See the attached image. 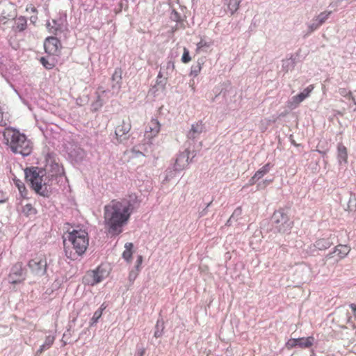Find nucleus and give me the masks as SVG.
I'll use <instances>...</instances> for the list:
<instances>
[{"instance_id":"nucleus-16","label":"nucleus","mask_w":356,"mask_h":356,"mask_svg":"<svg viewBox=\"0 0 356 356\" xmlns=\"http://www.w3.org/2000/svg\"><path fill=\"white\" fill-rule=\"evenodd\" d=\"M350 250V247L346 245H338L334 248V250L333 252H330L325 256V260L331 259L334 253H337L340 259H343L348 255Z\"/></svg>"},{"instance_id":"nucleus-17","label":"nucleus","mask_w":356,"mask_h":356,"mask_svg":"<svg viewBox=\"0 0 356 356\" xmlns=\"http://www.w3.org/2000/svg\"><path fill=\"white\" fill-rule=\"evenodd\" d=\"M149 130L145 134V138L148 139V143H152V138L156 136L160 130V124L156 120H152L150 122Z\"/></svg>"},{"instance_id":"nucleus-24","label":"nucleus","mask_w":356,"mask_h":356,"mask_svg":"<svg viewBox=\"0 0 356 356\" xmlns=\"http://www.w3.org/2000/svg\"><path fill=\"white\" fill-rule=\"evenodd\" d=\"M22 212L26 216H33L37 213V210L35 209L31 204H26L22 207Z\"/></svg>"},{"instance_id":"nucleus-23","label":"nucleus","mask_w":356,"mask_h":356,"mask_svg":"<svg viewBox=\"0 0 356 356\" xmlns=\"http://www.w3.org/2000/svg\"><path fill=\"white\" fill-rule=\"evenodd\" d=\"M230 14L234 15L239 8L241 0H226Z\"/></svg>"},{"instance_id":"nucleus-37","label":"nucleus","mask_w":356,"mask_h":356,"mask_svg":"<svg viewBox=\"0 0 356 356\" xmlns=\"http://www.w3.org/2000/svg\"><path fill=\"white\" fill-rule=\"evenodd\" d=\"M298 339H290L286 343V347L288 349H291L294 347L298 346Z\"/></svg>"},{"instance_id":"nucleus-8","label":"nucleus","mask_w":356,"mask_h":356,"mask_svg":"<svg viewBox=\"0 0 356 356\" xmlns=\"http://www.w3.org/2000/svg\"><path fill=\"white\" fill-rule=\"evenodd\" d=\"M26 270L21 262H17L10 269L8 275V280L11 284H18L26 278Z\"/></svg>"},{"instance_id":"nucleus-29","label":"nucleus","mask_w":356,"mask_h":356,"mask_svg":"<svg viewBox=\"0 0 356 356\" xmlns=\"http://www.w3.org/2000/svg\"><path fill=\"white\" fill-rule=\"evenodd\" d=\"M14 181L22 197L26 198L27 195V190L24 186V184L19 179H14Z\"/></svg>"},{"instance_id":"nucleus-5","label":"nucleus","mask_w":356,"mask_h":356,"mask_svg":"<svg viewBox=\"0 0 356 356\" xmlns=\"http://www.w3.org/2000/svg\"><path fill=\"white\" fill-rule=\"evenodd\" d=\"M273 229L280 233L289 232L293 225L284 209H280L273 213L271 217Z\"/></svg>"},{"instance_id":"nucleus-32","label":"nucleus","mask_w":356,"mask_h":356,"mask_svg":"<svg viewBox=\"0 0 356 356\" xmlns=\"http://www.w3.org/2000/svg\"><path fill=\"white\" fill-rule=\"evenodd\" d=\"M177 172H178V171L177 170H175V168H174V167L172 168H168L165 170V180L168 181L170 179H172L175 176V174Z\"/></svg>"},{"instance_id":"nucleus-26","label":"nucleus","mask_w":356,"mask_h":356,"mask_svg":"<svg viewBox=\"0 0 356 356\" xmlns=\"http://www.w3.org/2000/svg\"><path fill=\"white\" fill-rule=\"evenodd\" d=\"M133 247L132 243H127L124 245L125 250L122 253V257L128 261L131 259Z\"/></svg>"},{"instance_id":"nucleus-25","label":"nucleus","mask_w":356,"mask_h":356,"mask_svg":"<svg viewBox=\"0 0 356 356\" xmlns=\"http://www.w3.org/2000/svg\"><path fill=\"white\" fill-rule=\"evenodd\" d=\"M164 330V322L163 319H158L155 325V331L154 336L156 338L161 337L163 334Z\"/></svg>"},{"instance_id":"nucleus-9","label":"nucleus","mask_w":356,"mask_h":356,"mask_svg":"<svg viewBox=\"0 0 356 356\" xmlns=\"http://www.w3.org/2000/svg\"><path fill=\"white\" fill-rule=\"evenodd\" d=\"M45 52L49 55L57 56L60 53L62 44L60 41L55 37H48L44 42Z\"/></svg>"},{"instance_id":"nucleus-28","label":"nucleus","mask_w":356,"mask_h":356,"mask_svg":"<svg viewBox=\"0 0 356 356\" xmlns=\"http://www.w3.org/2000/svg\"><path fill=\"white\" fill-rule=\"evenodd\" d=\"M331 13V11H325L320 13L316 19L318 23L316 24L315 29H317L318 26L323 24L328 19Z\"/></svg>"},{"instance_id":"nucleus-10","label":"nucleus","mask_w":356,"mask_h":356,"mask_svg":"<svg viewBox=\"0 0 356 356\" xmlns=\"http://www.w3.org/2000/svg\"><path fill=\"white\" fill-rule=\"evenodd\" d=\"M131 124L129 120H122V123L117 126L115 130V134L116 136V138L120 142H122L123 140L127 139V134L131 130Z\"/></svg>"},{"instance_id":"nucleus-51","label":"nucleus","mask_w":356,"mask_h":356,"mask_svg":"<svg viewBox=\"0 0 356 356\" xmlns=\"http://www.w3.org/2000/svg\"><path fill=\"white\" fill-rule=\"evenodd\" d=\"M233 220H233V218L230 217V218L228 219V220L227 221V222H226V225H227V226H230V225H232Z\"/></svg>"},{"instance_id":"nucleus-30","label":"nucleus","mask_w":356,"mask_h":356,"mask_svg":"<svg viewBox=\"0 0 356 356\" xmlns=\"http://www.w3.org/2000/svg\"><path fill=\"white\" fill-rule=\"evenodd\" d=\"M270 168V163H266L261 168H260L259 170H257L255 172V177H257L259 179H261L263 177L266 173H268Z\"/></svg>"},{"instance_id":"nucleus-7","label":"nucleus","mask_w":356,"mask_h":356,"mask_svg":"<svg viewBox=\"0 0 356 356\" xmlns=\"http://www.w3.org/2000/svg\"><path fill=\"white\" fill-rule=\"evenodd\" d=\"M195 150L191 151L190 147H188L184 152H181L177 157L174 163V168L177 171L183 170L190 162H192L193 159L196 156Z\"/></svg>"},{"instance_id":"nucleus-18","label":"nucleus","mask_w":356,"mask_h":356,"mask_svg":"<svg viewBox=\"0 0 356 356\" xmlns=\"http://www.w3.org/2000/svg\"><path fill=\"white\" fill-rule=\"evenodd\" d=\"M54 337L51 335H49L46 337L44 343L41 345L39 349L36 352V356L42 353L44 350L49 349L54 341Z\"/></svg>"},{"instance_id":"nucleus-48","label":"nucleus","mask_w":356,"mask_h":356,"mask_svg":"<svg viewBox=\"0 0 356 356\" xmlns=\"http://www.w3.org/2000/svg\"><path fill=\"white\" fill-rule=\"evenodd\" d=\"M350 307L351 308L353 314H354V316H356V305L355 304H350Z\"/></svg>"},{"instance_id":"nucleus-47","label":"nucleus","mask_w":356,"mask_h":356,"mask_svg":"<svg viewBox=\"0 0 356 356\" xmlns=\"http://www.w3.org/2000/svg\"><path fill=\"white\" fill-rule=\"evenodd\" d=\"M203 47H209L208 44H207V42H204L203 40H201L198 44H197V48L200 49V48H202Z\"/></svg>"},{"instance_id":"nucleus-55","label":"nucleus","mask_w":356,"mask_h":356,"mask_svg":"<svg viewBox=\"0 0 356 356\" xmlns=\"http://www.w3.org/2000/svg\"><path fill=\"white\" fill-rule=\"evenodd\" d=\"M343 309H344L343 307H341V308H339V310H340V311H341V310H343Z\"/></svg>"},{"instance_id":"nucleus-49","label":"nucleus","mask_w":356,"mask_h":356,"mask_svg":"<svg viewBox=\"0 0 356 356\" xmlns=\"http://www.w3.org/2000/svg\"><path fill=\"white\" fill-rule=\"evenodd\" d=\"M31 10L33 13L36 12V8L32 4L26 7V10Z\"/></svg>"},{"instance_id":"nucleus-20","label":"nucleus","mask_w":356,"mask_h":356,"mask_svg":"<svg viewBox=\"0 0 356 356\" xmlns=\"http://www.w3.org/2000/svg\"><path fill=\"white\" fill-rule=\"evenodd\" d=\"M15 29L18 31H24L27 26V20L24 17H19L15 19Z\"/></svg>"},{"instance_id":"nucleus-34","label":"nucleus","mask_w":356,"mask_h":356,"mask_svg":"<svg viewBox=\"0 0 356 356\" xmlns=\"http://www.w3.org/2000/svg\"><path fill=\"white\" fill-rule=\"evenodd\" d=\"M103 309H104L100 308L94 313L93 316L91 318L90 325H92L93 324L96 323L98 321V320L101 318Z\"/></svg>"},{"instance_id":"nucleus-33","label":"nucleus","mask_w":356,"mask_h":356,"mask_svg":"<svg viewBox=\"0 0 356 356\" xmlns=\"http://www.w3.org/2000/svg\"><path fill=\"white\" fill-rule=\"evenodd\" d=\"M341 95L351 98L355 104H356V90H342Z\"/></svg>"},{"instance_id":"nucleus-11","label":"nucleus","mask_w":356,"mask_h":356,"mask_svg":"<svg viewBox=\"0 0 356 356\" xmlns=\"http://www.w3.org/2000/svg\"><path fill=\"white\" fill-rule=\"evenodd\" d=\"M104 279L102 271L100 270L99 268H97L95 270L88 272L83 278L85 284L90 286H94L101 282Z\"/></svg>"},{"instance_id":"nucleus-36","label":"nucleus","mask_w":356,"mask_h":356,"mask_svg":"<svg viewBox=\"0 0 356 356\" xmlns=\"http://www.w3.org/2000/svg\"><path fill=\"white\" fill-rule=\"evenodd\" d=\"M242 214V209H241V207H237L233 212V213L232 214V216H230L231 218H233L234 220L235 221H237L238 219L239 218V217L241 216Z\"/></svg>"},{"instance_id":"nucleus-6","label":"nucleus","mask_w":356,"mask_h":356,"mask_svg":"<svg viewBox=\"0 0 356 356\" xmlns=\"http://www.w3.org/2000/svg\"><path fill=\"white\" fill-rule=\"evenodd\" d=\"M28 266L33 275L41 277L47 272V258L44 255L36 257L29 261Z\"/></svg>"},{"instance_id":"nucleus-43","label":"nucleus","mask_w":356,"mask_h":356,"mask_svg":"<svg viewBox=\"0 0 356 356\" xmlns=\"http://www.w3.org/2000/svg\"><path fill=\"white\" fill-rule=\"evenodd\" d=\"M137 273L132 270L129 273V280L130 282H133L134 280H135V279L137 277Z\"/></svg>"},{"instance_id":"nucleus-38","label":"nucleus","mask_w":356,"mask_h":356,"mask_svg":"<svg viewBox=\"0 0 356 356\" xmlns=\"http://www.w3.org/2000/svg\"><path fill=\"white\" fill-rule=\"evenodd\" d=\"M202 69V66L200 63H198L197 65L193 66L192 67L191 74L194 76H197L198 74L200 72Z\"/></svg>"},{"instance_id":"nucleus-45","label":"nucleus","mask_w":356,"mask_h":356,"mask_svg":"<svg viewBox=\"0 0 356 356\" xmlns=\"http://www.w3.org/2000/svg\"><path fill=\"white\" fill-rule=\"evenodd\" d=\"M142 261H143V257H142V256H138V259H137V261H136V263H137V264H136V267L137 270H138L139 266L141 265Z\"/></svg>"},{"instance_id":"nucleus-31","label":"nucleus","mask_w":356,"mask_h":356,"mask_svg":"<svg viewBox=\"0 0 356 356\" xmlns=\"http://www.w3.org/2000/svg\"><path fill=\"white\" fill-rule=\"evenodd\" d=\"M122 70L121 68H116L113 74L112 80L115 81L117 84L120 83L122 80Z\"/></svg>"},{"instance_id":"nucleus-12","label":"nucleus","mask_w":356,"mask_h":356,"mask_svg":"<svg viewBox=\"0 0 356 356\" xmlns=\"http://www.w3.org/2000/svg\"><path fill=\"white\" fill-rule=\"evenodd\" d=\"M312 90H305L302 92H300L298 95H295L289 99L287 102V107L289 110L292 111L296 108L299 104L307 97L309 95V92Z\"/></svg>"},{"instance_id":"nucleus-27","label":"nucleus","mask_w":356,"mask_h":356,"mask_svg":"<svg viewBox=\"0 0 356 356\" xmlns=\"http://www.w3.org/2000/svg\"><path fill=\"white\" fill-rule=\"evenodd\" d=\"M40 61L41 64L47 70H51L56 65L55 60L54 58L49 59L45 57H42L40 59Z\"/></svg>"},{"instance_id":"nucleus-50","label":"nucleus","mask_w":356,"mask_h":356,"mask_svg":"<svg viewBox=\"0 0 356 356\" xmlns=\"http://www.w3.org/2000/svg\"><path fill=\"white\" fill-rule=\"evenodd\" d=\"M207 213V209L204 208L202 211L200 212V217L205 216Z\"/></svg>"},{"instance_id":"nucleus-46","label":"nucleus","mask_w":356,"mask_h":356,"mask_svg":"<svg viewBox=\"0 0 356 356\" xmlns=\"http://www.w3.org/2000/svg\"><path fill=\"white\" fill-rule=\"evenodd\" d=\"M259 178L255 177V175H254L252 177H251V179L249 180V184H249V185H253V184H255V183H256V181H257V180H259Z\"/></svg>"},{"instance_id":"nucleus-13","label":"nucleus","mask_w":356,"mask_h":356,"mask_svg":"<svg viewBox=\"0 0 356 356\" xmlns=\"http://www.w3.org/2000/svg\"><path fill=\"white\" fill-rule=\"evenodd\" d=\"M15 17L16 9L13 5L8 4L4 6V8L1 14L0 20L3 24H5L7 21L13 19Z\"/></svg>"},{"instance_id":"nucleus-52","label":"nucleus","mask_w":356,"mask_h":356,"mask_svg":"<svg viewBox=\"0 0 356 356\" xmlns=\"http://www.w3.org/2000/svg\"><path fill=\"white\" fill-rule=\"evenodd\" d=\"M316 24L315 25L314 24H313L310 28H311V31H313L314 30H315V27H316Z\"/></svg>"},{"instance_id":"nucleus-35","label":"nucleus","mask_w":356,"mask_h":356,"mask_svg":"<svg viewBox=\"0 0 356 356\" xmlns=\"http://www.w3.org/2000/svg\"><path fill=\"white\" fill-rule=\"evenodd\" d=\"M191 60V58L189 55V51L186 48L184 49V54L181 57V61L184 63H187Z\"/></svg>"},{"instance_id":"nucleus-19","label":"nucleus","mask_w":356,"mask_h":356,"mask_svg":"<svg viewBox=\"0 0 356 356\" xmlns=\"http://www.w3.org/2000/svg\"><path fill=\"white\" fill-rule=\"evenodd\" d=\"M337 151H338V159H339V163H341L342 161L344 163H346L347 157H348L346 147L340 143L338 145Z\"/></svg>"},{"instance_id":"nucleus-39","label":"nucleus","mask_w":356,"mask_h":356,"mask_svg":"<svg viewBox=\"0 0 356 356\" xmlns=\"http://www.w3.org/2000/svg\"><path fill=\"white\" fill-rule=\"evenodd\" d=\"M167 73L172 72L175 70V63L172 61H168L166 63Z\"/></svg>"},{"instance_id":"nucleus-22","label":"nucleus","mask_w":356,"mask_h":356,"mask_svg":"<svg viewBox=\"0 0 356 356\" xmlns=\"http://www.w3.org/2000/svg\"><path fill=\"white\" fill-rule=\"evenodd\" d=\"M105 92V90H102L101 93L96 92V101L92 102V110L93 111H98L103 105V100L102 99V95H104Z\"/></svg>"},{"instance_id":"nucleus-2","label":"nucleus","mask_w":356,"mask_h":356,"mask_svg":"<svg viewBox=\"0 0 356 356\" xmlns=\"http://www.w3.org/2000/svg\"><path fill=\"white\" fill-rule=\"evenodd\" d=\"M89 243L88 234L85 230L79 229L68 233L67 238L63 239V247L65 256L71 260H76L83 255Z\"/></svg>"},{"instance_id":"nucleus-4","label":"nucleus","mask_w":356,"mask_h":356,"mask_svg":"<svg viewBox=\"0 0 356 356\" xmlns=\"http://www.w3.org/2000/svg\"><path fill=\"white\" fill-rule=\"evenodd\" d=\"M25 178L30 181L32 188L40 195L48 197L51 194L50 188L46 182V170L38 167L26 168Z\"/></svg>"},{"instance_id":"nucleus-1","label":"nucleus","mask_w":356,"mask_h":356,"mask_svg":"<svg viewBox=\"0 0 356 356\" xmlns=\"http://www.w3.org/2000/svg\"><path fill=\"white\" fill-rule=\"evenodd\" d=\"M138 203L137 196L131 194L120 200H113L104 206V222L109 234L118 236L122 232Z\"/></svg>"},{"instance_id":"nucleus-40","label":"nucleus","mask_w":356,"mask_h":356,"mask_svg":"<svg viewBox=\"0 0 356 356\" xmlns=\"http://www.w3.org/2000/svg\"><path fill=\"white\" fill-rule=\"evenodd\" d=\"M145 353V348L143 347H138L135 356H143Z\"/></svg>"},{"instance_id":"nucleus-21","label":"nucleus","mask_w":356,"mask_h":356,"mask_svg":"<svg viewBox=\"0 0 356 356\" xmlns=\"http://www.w3.org/2000/svg\"><path fill=\"white\" fill-rule=\"evenodd\" d=\"M298 346L301 348H309L312 346L314 339L312 337L307 338H298Z\"/></svg>"},{"instance_id":"nucleus-42","label":"nucleus","mask_w":356,"mask_h":356,"mask_svg":"<svg viewBox=\"0 0 356 356\" xmlns=\"http://www.w3.org/2000/svg\"><path fill=\"white\" fill-rule=\"evenodd\" d=\"M8 200L6 193L0 191V203H3Z\"/></svg>"},{"instance_id":"nucleus-14","label":"nucleus","mask_w":356,"mask_h":356,"mask_svg":"<svg viewBox=\"0 0 356 356\" xmlns=\"http://www.w3.org/2000/svg\"><path fill=\"white\" fill-rule=\"evenodd\" d=\"M204 127L201 121L196 122L195 124H193L191 129L187 134L188 139L194 140L199 138L200 134L204 131Z\"/></svg>"},{"instance_id":"nucleus-56","label":"nucleus","mask_w":356,"mask_h":356,"mask_svg":"<svg viewBox=\"0 0 356 356\" xmlns=\"http://www.w3.org/2000/svg\"><path fill=\"white\" fill-rule=\"evenodd\" d=\"M49 181H50V179H48V181H47L48 183L47 186L49 185Z\"/></svg>"},{"instance_id":"nucleus-15","label":"nucleus","mask_w":356,"mask_h":356,"mask_svg":"<svg viewBox=\"0 0 356 356\" xmlns=\"http://www.w3.org/2000/svg\"><path fill=\"white\" fill-rule=\"evenodd\" d=\"M334 237L330 235L327 238H319L316 241L314 246L319 250H325L334 244Z\"/></svg>"},{"instance_id":"nucleus-44","label":"nucleus","mask_w":356,"mask_h":356,"mask_svg":"<svg viewBox=\"0 0 356 356\" xmlns=\"http://www.w3.org/2000/svg\"><path fill=\"white\" fill-rule=\"evenodd\" d=\"M6 124V122L3 119V113L0 109V126H5Z\"/></svg>"},{"instance_id":"nucleus-41","label":"nucleus","mask_w":356,"mask_h":356,"mask_svg":"<svg viewBox=\"0 0 356 356\" xmlns=\"http://www.w3.org/2000/svg\"><path fill=\"white\" fill-rule=\"evenodd\" d=\"M352 207H356L355 199H352L351 197L349 200L348 208L350 211H353V209Z\"/></svg>"},{"instance_id":"nucleus-54","label":"nucleus","mask_w":356,"mask_h":356,"mask_svg":"<svg viewBox=\"0 0 356 356\" xmlns=\"http://www.w3.org/2000/svg\"><path fill=\"white\" fill-rule=\"evenodd\" d=\"M350 316H347V321H350Z\"/></svg>"},{"instance_id":"nucleus-3","label":"nucleus","mask_w":356,"mask_h":356,"mask_svg":"<svg viewBox=\"0 0 356 356\" xmlns=\"http://www.w3.org/2000/svg\"><path fill=\"white\" fill-rule=\"evenodd\" d=\"M5 143L9 146L15 154H20L23 156L31 154L32 152L31 142L25 134L13 128H6L3 132Z\"/></svg>"},{"instance_id":"nucleus-53","label":"nucleus","mask_w":356,"mask_h":356,"mask_svg":"<svg viewBox=\"0 0 356 356\" xmlns=\"http://www.w3.org/2000/svg\"><path fill=\"white\" fill-rule=\"evenodd\" d=\"M212 201L207 204V207L205 208L208 209V207L211 204Z\"/></svg>"}]
</instances>
